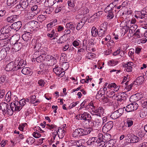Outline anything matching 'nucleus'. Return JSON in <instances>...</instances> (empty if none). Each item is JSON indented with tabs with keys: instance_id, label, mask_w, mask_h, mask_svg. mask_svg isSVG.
<instances>
[{
	"instance_id": "1",
	"label": "nucleus",
	"mask_w": 147,
	"mask_h": 147,
	"mask_svg": "<svg viewBox=\"0 0 147 147\" xmlns=\"http://www.w3.org/2000/svg\"><path fill=\"white\" fill-rule=\"evenodd\" d=\"M0 107L3 115L7 113L10 115H12L13 112L10 111L9 106L8 104L5 102H2L0 104Z\"/></svg>"
},
{
	"instance_id": "2",
	"label": "nucleus",
	"mask_w": 147,
	"mask_h": 147,
	"mask_svg": "<svg viewBox=\"0 0 147 147\" xmlns=\"http://www.w3.org/2000/svg\"><path fill=\"white\" fill-rule=\"evenodd\" d=\"M13 39L14 41H15V43H13V48L16 52L20 50L23 46L21 43L18 42L19 39V36H16V37H14Z\"/></svg>"
},
{
	"instance_id": "3",
	"label": "nucleus",
	"mask_w": 147,
	"mask_h": 147,
	"mask_svg": "<svg viewBox=\"0 0 147 147\" xmlns=\"http://www.w3.org/2000/svg\"><path fill=\"white\" fill-rule=\"evenodd\" d=\"M138 107V105L137 103H132L128 105L126 107H124L123 110L125 109L127 112H129L136 110Z\"/></svg>"
},
{
	"instance_id": "4",
	"label": "nucleus",
	"mask_w": 147,
	"mask_h": 147,
	"mask_svg": "<svg viewBox=\"0 0 147 147\" xmlns=\"http://www.w3.org/2000/svg\"><path fill=\"white\" fill-rule=\"evenodd\" d=\"M18 67L16 66L15 64L14 65L13 62H11L6 65L5 69L7 71H16L18 70Z\"/></svg>"
},
{
	"instance_id": "5",
	"label": "nucleus",
	"mask_w": 147,
	"mask_h": 147,
	"mask_svg": "<svg viewBox=\"0 0 147 147\" xmlns=\"http://www.w3.org/2000/svg\"><path fill=\"white\" fill-rule=\"evenodd\" d=\"M78 117L80 118V119L83 120L85 121H88V122L91 121V117L90 115L87 112H84L83 114L79 115Z\"/></svg>"
},
{
	"instance_id": "6",
	"label": "nucleus",
	"mask_w": 147,
	"mask_h": 147,
	"mask_svg": "<svg viewBox=\"0 0 147 147\" xmlns=\"http://www.w3.org/2000/svg\"><path fill=\"white\" fill-rule=\"evenodd\" d=\"M122 109H119L111 113L110 117L113 119H116L119 118L122 115Z\"/></svg>"
},
{
	"instance_id": "7",
	"label": "nucleus",
	"mask_w": 147,
	"mask_h": 147,
	"mask_svg": "<svg viewBox=\"0 0 147 147\" xmlns=\"http://www.w3.org/2000/svg\"><path fill=\"white\" fill-rule=\"evenodd\" d=\"M116 97V99L117 101H122L123 100H124L127 99V95L125 93L120 92Z\"/></svg>"
},
{
	"instance_id": "8",
	"label": "nucleus",
	"mask_w": 147,
	"mask_h": 147,
	"mask_svg": "<svg viewBox=\"0 0 147 147\" xmlns=\"http://www.w3.org/2000/svg\"><path fill=\"white\" fill-rule=\"evenodd\" d=\"M32 36V34L30 33V32L25 33L22 35V38L24 41L26 42V44L27 45L30 43Z\"/></svg>"
},
{
	"instance_id": "9",
	"label": "nucleus",
	"mask_w": 147,
	"mask_h": 147,
	"mask_svg": "<svg viewBox=\"0 0 147 147\" xmlns=\"http://www.w3.org/2000/svg\"><path fill=\"white\" fill-rule=\"evenodd\" d=\"M92 111L95 113V115L97 116L101 117L104 113V110L103 108L99 107L98 108H92Z\"/></svg>"
},
{
	"instance_id": "10",
	"label": "nucleus",
	"mask_w": 147,
	"mask_h": 147,
	"mask_svg": "<svg viewBox=\"0 0 147 147\" xmlns=\"http://www.w3.org/2000/svg\"><path fill=\"white\" fill-rule=\"evenodd\" d=\"M113 122L112 121H109L106 123L102 128L103 131L108 132L113 127Z\"/></svg>"
},
{
	"instance_id": "11",
	"label": "nucleus",
	"mask_w": 147,
	"mask_h": 147,
	"mask_svg": "<svg viewBox=\"0 0 147 147\" xmlns=\"http://www.w3.org/2000/svg\"><path fill=\"white\" fill-rule=\"evenodd\" d=\"M38 52H36L33 55V59H36V61L39 63L42 62L45 60V55H40L39 56L36 57V55H37V54L38 53Z\"/></svg>"
},
{
	"instance_id": "12",
	"label": "nucleus",
	"mask_w": 147,
	"mask_h": 147,
	"mask_svg": "<svg viewBox=\"0 0 147 147\" xmlns=\"http://www.w3.org/2000/svg\"><path fill=\"white\" fill-rule=\"evenodd\" d=\"M22 23L21 21H18L15 22L11 25L10 26V28L14 30L17 31L21 28Z\"/></svg>"
},
{
	"instance_id": "13",
	"label": "nucleus",
	"mask_w": 147,
	"mask_h": 147,
	"mask_svg": "<svg viewBox=\"0 0 147 147\" xmlns=\"http://www.w3.org/2000/svg\"><path fill=\"white\" fill-rule=\"evenodd\" d=\"M78 129L79 132V136H82L87 135L88 134H90L91 132V131L88 128L83 129L81 128H78Z\"/></svg>"
},
{
	"instance_id": "14",
	"label": "nucleus",
	"mask_w": 147,
	"mask_h": 147,
	"mask_svg": "<svg viewBox=\"0 0 147 147\" xmlns=\"http://www.w3.org/2000/svg\"><path fill=\"white\" fill-rule=\"evenodd\" d=\"M143 95L142 93H137L131 96L130 98V100L134 99V101H138L143 98Z\"/></svg>"
},
{
	"instance_id": "15",
	"label": "nucleus",
	"mask_w": 147,
	"mask_h": 147,
	"mask_svg": "<svg viewBox=\"0 0 147 147\" xmlns=\"http://www.w3.org/2000/svg\"><path fill=\"white\" fill-rule=\"evenodd\" d=\"M87 18L85 17L82 18L79 22L76 27V29L78 30H80L84 26L87 21Z\"/></svg>"
},
{
	"instance_id": "16",
	"label": "nucleus",
	"mask_w": 147,
	"mask_h": 147,
	"mask_svg": "<svg viewBox=\"0 0 147 147\" xmlns=\"http://www.w3.org/2000/svg\"><path fill=\"white\" fill-rule=\"evenodd\" d=\"M10 27L8 25H6L3 27L1 30L0 31L1 33H3L6 35H7L9 36V33L10 31Z\"/></svg>"
},
{
	"instance_id": "17",
	"label": "nucleus",
	"mask_w": 147,
	"mask_h": 147,
	"mask_svg": "<svg viewBox=\"0 0 147 147\" xmlns=\"http://www.w3.org/2000/svg\"><path fill=\"white\" fill-rule=\"evenodd\" d=\"M88 48L91 49L92 51H95V49L93 48L95 45V42L94 40L93 39H90L88 40Z\"/></svg>"
},
{
	"instance_id": "18",
	"label": "nucleus",
	"mask_w": 147,
	"mask_h": 147,
	"mask_svg": "<svg viewBox=\"0 0 147 147\" xmlns=\"http://www.w3.org/2000/svg\"><path fill=\"white\" fill-rule=\"evenodd\" d=\"M18 16L16 15H14L8 17L7 19V21L8 22L13 23L15 21H17Z\"/></svg>"
},
{
	"instance_id": "19",
	"label": "nucleus",
	"mask_w": 147,
	"mask_h": 147,
	"mask_svg": "<svg viewBox=\"0 0 147 147\" xmlns=\"http://www.w3.org/2000/svg\"><path fill=\"white\" fill-rule=\"evenodd\" d=\"M96 139V138L94 137L90 138L87 142V144L92 146L95 144L96 143H97V141H97Z\"/></svg>"
},
{
	"instance_id": "20",
	"label": "nucleus",
	"mask_w": 147,
	"mask_h": 147,
	"mask_svg": "<svg viewBox=\"0 0 147 147\" xmlns=\"http://www.w3.org/2000/svg\"><path fill=\"white\" fill-rule=\"evenodd\" d=\"M11 38L9 36L5 39L0 41V44L1 47L7 45L9 42Z\"/></svg>"
},
{
	"instance_id": "21",
	"label": "nucleus",
	"mask_w": 147,
	"mask_h": 147,
	"mask_svg": "<svg viewBox=\"0 0 147 147\" xmlns=\"http://www.w3.org/2000/svg\"><path fill=\"white\" fill-rule=\"evenodd\" d=\"M63 70V68L58 67V65H56L55 67L53 69V71L57 75L60 74V72Z\"/></svg>"
},
{
	"instance_id": "22",
	"label": "nucleus",
	"mask_w": 147,
	"mask_h": 147,
	"mask_svg": "<svg viewBox=\"0 0 147 147\" xmlns=\"http://www.w3.org/2000/svg\"><path fill=\"white\" fill-rule=\"evenodd\" d=\"M144 80V78L143 76H141L137 78L134 82H136V84L139 85L142 84Z\"/></svg>"
},
{
	"instance_id": "23",
	"label": "nucleus",
	"mask_w": 147,
	"mask_h": 147,
	"mask_svg": "<svg viewBox=\"0 0 147 147\" xmlns=\"http://www.w3.org/2000/svg\"><path fill=\"white\" fill-rule=\"evenodd\" d=\"M7 54L5 50L2 49L0 51V61L5 58Z\"/></svg>"
},
{
	"instance_id": "24",
	"label": "nucleus",
	"mask_w": 147,
	"mask_h": 147,
	"mask_svg": "<svg viewBox=\"0 0 147 147\" xmlns=\"http://www.w3.org/2000/svg\"><path fill=\"white\" fill-rule=\"evenodd\" d=\"M30 26L34 29L38 28L39 24L38 22L36 21H33L29 22Z\"/></svg>"
},
{
	"instance_id": "25",
	"label": "nucleus",
	"mask_w": 147,
	"mask_h": 147,
	"mask_svg": "<svg viewBox=\"0 0 147 147\" xmlns=\"http://www.w3.org/2000/svg\"><path fill=\"white\" fill-rule=\"evenodd\" d=\"M133 63L131 62H128L125 65V70L127 72H130L132 71L131 66L133 65Z\"/></svg>"
},
{
	"instance_id": "26",
	"label": "nucleus",
	"mask_w": 147,
	"mask_h": 147,
	"mask_svg": "<svg viewBox=\"0 0 147 147\" xmlns=\"http://www.w3.org/2000/svg\"><path fill=\"white\" fill-rule=\"evenodd\" d=\"M20 3L22 6V8L23 9H26L28 5V0H21Z\"/></svg>"
},
{
	"instance_id": "27",
	"label": "nucleus",
	"mask_w": 147,
	"mask_h": 147,
	"mask_svg": "<svg viewBox=\"0 0 147 147\" xmlns=\"http://www.w3.org/2000/svg\"><path fill=\"white\" fill-rule=\"evenodd\" d=\"M140 116L142 118L145 117L147 116V108L142 109L140 113Z\"/></svg>"
},
{
	"instance_id": "28",
	"label": "nucleus",
	"mask_w": 147,
	"mask_h": 147,
	"mask_svg": "<svg viewBox=\"0 0 147 147\" xmlns=\"http://www.w3.org/2000/svg\"><path fill=\"white\" fill-rule=\"evenodd\" d=\"M113 3H111L109 5L107 6L106 7L105 9L106 10V12H109V11L110 10H111V9H113V11L114 10L115 11V7H117V6L115 5L113 6Z\"/></svg>"
},
{
	"instance_id": "29",
	"label": "nucleus",
	"mask_w": 147,
	"mask_h": 147,
	"mask_svg": "<svg viewBox=\"0 0 147 147\" xmlns=\"http://www.w3.org/2000/svg\"><path fill=\"white\" fill-rule=\"evenodd\" d=\"M21 72L25 75L30 74L31 73L30 69L27 67L23 68L21 71Z\"/></svg>"
},
{
	"instance_id": "30",
	"label": "nucleus",
	"mask_w": 147,
	"mask_h": 147,
	"mask_svg": "<svg viewBox=\"0 0 147 147\" xmlns=\"http://www.w3.org/2000/svg\"><path fill=\"white\" fill-rule=\"evenodd\" d=\"M131 138L130 140L132 143H137L140 141V138L137 136L133 135Z\"/></svg>"
},
{
	"instance_id": "31",
	"label": "nucleus",
	"mask_w": 147,
	"mask_h": 147,
	"mask_svg": "<svg viewBox=\"0 0 147 147\" xmlns=\"http://www.w3.org/2000/svg\"><path fill=\"white\" fill-rule=\"evenodd\" d=\"M91 32L92 35L93 36H96L97 35H98V30L94 26H93L91 30Z\"/></svg>"
},
{
	"instance_id": "32",
	"label": "nucleus",
	"mask_w": 147,
	"mask_h": 147,
	"mask_svg": "<svg viewBox=\"0 0 147 147\" xmlns=\"http://www.w3.org/2000/svg\"><path fill=\"white\" fill-rule=\"evenodd\" d=\"M111 137L110 134H105L103 136V138L101 140L106 143L111 140L110 139Z\"/></svg>"
},
{
	"instance_id": "33",
	"label": "nucleus",
	"mask_w": 147,
	"mask_h": 147,
	"mask_svg": "<svg viewBox=\"0 0 147 147\" xmlns=\"http://www.w3.org/2000/svg\"><path fill=\"white\" fill-rule=\"evenodd\" d=\"M116 141L115 140L112 139L106 143V147H113Z\"/></svg>"
},
{
	"instance_id": "34",
	"label": "nucleus",
	"mask_w": 147,
	"mask_h": 147,
	"mask_svg": "<svg viewBox=\"0 0 147 147\" xmlns=\"http://www.w3.org/2000/svg\"><path fill=\"white\" fill-rule=\"evenodd\" d=\"M107 22H105L101 24L99 28V30L103 31L107 30Z\"/></svg>"
},
{
	"instance_id": "35",
	"label": "nucleus",
	"mask_w": 147,
	"mask_h": 147,
	"mask_svg": "<svg viewBox=\"0 0 147 147\" xmlns=\"http://www.w3.org/2000/svg\"><path fill=\"white\" fill-rule=\"evenodd\" d=\"M57 24V19H55L52 21L50 23L48 24L47 25V27L48 28L52 27L54 26Z\"/></svg>"
},
{
	"instance_id": "36",
	"label": "nucleus",
	"mask_w": 147,
	"mask_h": 147,
	"mask_svg": "<svg viewBox=\"0 0 147 147\" xmlns=\"http://www.w3.org/2000/svg\"><path fill=\"white\" fill-rule=\"evenodd\" d=\"M18 0H7V4L8 6H13L18 2Z\"/></svg>"
},
{
	"instance_id": "37",
	"label": "nucleus",
	"mask_w": 147,
	"mask_h": 147,
	"mask_svg": "<svg viewBox=\"0 0 147 147\" xmlns=\"http://www.w3.org/2000/svg\"><path fill=\"white\" fill-rule=\"evenodd\" d=\"M109 11V12H108V13L107 16L110 19H113L114 16V13L115 11L114 10L113 11V9Z\"/></svg>"
},
{
	"instance_id": "38",
	"label": "nucleus",
	"mask_w": 147,
	"mask_h": 147,
	"mask_svg": "<svg viewBox=\"0 0 147 147\" xmlns=\"http://www.w3.org/2000/svg\"><path fill=\"white\" fill-rule=\"evenodd\" d=\"M75 0H68L67 4L69 7L71 8H73L75 6Z\"/></svg>"
},
{
	"instance_id": "39",
	"label": "nucleus",
	"mask_w": 147,
	"mask_h": 147,
	"mask_svg": "<svg viewBox=\"0 0 147 147\" xmlns=\"http://www.w3.org/2000/svg\"><path fill=\"white\" fill-rule=\"evenodd\" d=\"M16 102H12L10 104L9 106H10V107L9 109L10 110V111H12V115L13 114V112L15 111L14 109L16 107Z\"/></svg>"
},
{
	"instance_id": "40",
	"label": "nucleus",
	"mask_w": 147,
	"mask_h": 147,
	"mask_svg": "<svg viewBox=\"0 0 147 147\" xmlns=\"http://www.w3.org/2000/svg\"><path fill=\"white\" fill-rule=\"evenodd\" d=\"M96 141H97V143L98 144L97 146L98 147H106V142L102 140L99 141L97 140Z\"/></svg>"
},
{
	"instance_id": "41",
	"label": "nucleus",
	"mask_w": 147,
	"mask_h": 147,
	"mask_svg": "<svg viewBox=\"0 0 147 147\" xmlns=\"http://www.w3.org/2000/svg\"><path fill=\"white\" fill-rule=\"evenodd\" d=\"M66 26L67 28L69 29L74 30L75 28L74 25L72 23L70 22L67 23Z\"/></svg>"
},
{
	"instance_id": "42",
	"label": "nucleus",
	"mask_w": 147,
	"mask_h": 147,
	"mask_svg": "<svg viewBox=\"0 0 147 147\" xmlns=\"http://www.w3.org/2000/svg\"><path fill=\"white\" fill-rule=\"evenodd\" d=\"M11 95V91H9L6 94L5 96V99L7 102H9L10 101Z\"/></svg>"
},
{
	"instance_id": "43",
	"label": "nucleus",
	"mask_w": 147,
	"mask_h": 147,
	"mask_svg": "<svg viewBox=\"0 0 147 147\" xmlns=\"http://www.w3.org/2000/svg\"><path fill=\"white\" fill-rule=\"evenodd\" d=\"M35 141V139L32 137H30L26 140V142L29 144H32Z\"/></svg>"
},
{
	"instance_id": "44",
	"label": "nucleus",
	"mask_w": 147,
	"mask_h": 147,
	"mask_svg": "<svg viewBox=\"0 0 147 147\" xmlns=\"http://www.w3.org/2000/svg\"><path fill=\"white\" fill-rule=\"evenodd\" d=\"M145 133L144 131H140L138 133V136L140 138V140H142V139L144 136Z\"/></svg>"
},
{
	"instance_id": "45",
	"label": "nucleus",
	"mask_w": 147,
	"mask_h": 147,
	"mask_svg": "<svg viewBox=\"0 0 147 147\" xmlns=\"http://www.w3.org/2000/svg\"><path fill=\"white\" fill-rule=\"evenodd\" d=\"M56 2L55 0H48L47 2H45L46 4L48 3V6L51 7L53 6Z\"/></svg>"
},
{
	"instance_id": "46",
	"label": "nucleus",
	"mask_w": 147,
	"mask_h": 147,
	"mask_svg": "<svg viewBox=\"0 0 147 147\" xmlns=\"http://www.w3.org/2000/svg\"><path fill=\"white\" fill-rule=\"evenodd\" d=\"M137 27L138 26L136 25H134L130 27L129 30V33H132L134 32L135 31Z\"/></svg>"
},
{
	"instance_id": "47",
	"label": "nucleus",
	"mask_w": 147,
	"mask_h": 147,
	"mask_svg": "<svg viewBox=\"0 0 147 147\" xmlns=\"http://www.w3.org/2000/svg\"><path fill=\"white\" fill-rule=\"evenodd\" d=\"M107 30L103 31L102 30H99L98 31V35L99 37H102L105 36L106 34Z\"/></svg>"
},
{
	"instance_id": "48",
	"label": "nucleus",
	"mask_w": 147,
	"mask_h": 147,
	"mask_svg": "<svg viewBox=\"0 0 147 147\" xmlns=\"http://www.w3.org/2000/svg\"><path fill=\"white\" fill-rule=\"evenodd\" d=\"M87 101L86 100H84L80 105V107L79 108L80 109L82 108L85 107L86 109L88 106L87 104H86Z\"/></svg>"
},
{
	"instance_id": "49",
	"label": "nucleus",
	"mask_w": 147,
	"mask_h": 147,
	"mask_svg": "<svg viewBox=\"0 0 147 147\" xmlns=\"http://www.w3.org/2000/svg\"><path fill=\"white\" fill-rule=\"evenodd\" d=\"M142 106L144 109L147 108V99L146 98L141 102Z\"/></svg>"
},
{
	"instance_id": "50",
	"label": "nucleus",
	"mask_w": 147,
	"mask_h": 147,
	"mask_svg": "<svg viewBox=\"0 0 147 147\" xmlns=\"http://www.w3.org/2000/svg\"><path fill=\"white\" fill-rule=\"evenodd\" d=\"M72 136L74 138H76L79 136V132L78 129H76L72 134Z\"/></svg>"
},
{
	"instance_id": "51",
	"label": "nucleus",
	"mask_w": 147,
	"mask_h": 147,
	"mask_svg": "<svg viewBox=\"0 0 147 147\" xmlns=\"http://www.w3.org/2000/svg\"><path fill=\"white\" fill-rule=\"evenodd\" d=\"M24 61L23 60H21V58H20V60L19 61V63H18V65H16V66H18V69L21 68H22L23 65L24 64Z\"/></svg>"
},
{
	"instance_id": "52",
	"label": "nucleus",
	"mask_w": 147,
	"mask_h": 147,
	"mask_svg": "<svg viewBox=\"0 0 147 147\" xmlns=\"http://www.w3.org/2000/svg\"><path fill=\"white\" fill-rule=\"evenodd\" d=\"M105 94H102L101 91L100 90L98 92V93L96 95V99H98L100 98L101 97H102V96L104 95Z\"/></svg>"
},
{
	"instance_id": "53",
	"label": "nucleus",
	"mask_w": 147,
	"mask_h": 147,
	"mask_svg": "<svg viewBox=\"0 0 147 147\" xmlns=\"http://www.w3.org/2000/svg\"><path fill=\"white\" fill-rule=\"evenodd\" d=\"M30 100V103H33V102L35 101L36 99V97L35 95H32L29 97Z\"/></svg>"
},
{
	"instance_id": "54",
	"label": "nucleus",
	"mask_w": 147,
	"mask_h": 147,
	"mask_svg": "<svg viewBox=\"0 0 147 147\" xmlns=\"http://www.w3.org/2000/svg\"><path fill=\"white\" fill-rule=\"evenodd\" d=\"M70 143L71 144V146H78L79 145V142L77 140H71L70 141Z\"/></svg>"
},
{
	"instance_id": "55",
	"label": "nucleus",
	"mask_w": 147,
	"mask_h": 147,
	"mask_svg": "<svg viewBox=\"0 0 147 147\" xmlns=\"http://www.w3.org/2000/svg\"><path fill=\"white\" fill-rule=\"evenodd\" d=\"M19 104L22 106H24L26 104L25 102V99L23 98L20 101Z\"/></svg>"
},
{
	"instance_id": "56",
	"label": "nucleus",
	"mask_w": 147,
	"mask_h": 147,
	"mask_svg": "<svg viewBox=\"0 0 147 147\" xmlns=\"http://www.w3.org/2000/svg\"><path fill=\"white\" fill-rule=\"evenodd\" d=\"M32 135L33 137L36 138H38L40 137L41 136L39 133L36 132H33Z\"/></svg>"
},
{
	"instance_id": "57",
	"label": "nucleus",
	"mask_w": 147,
	"mask_h": 147,
	"mask_svg": "<svg viewBox=\"0 0 147 147\" xmlns=\"http://www.w3.org/2000/svg\"><path fill=\"white\" fill-rule=\"evenodd\" d=\"M8 37L7 35H6L4 34H3L2 33H1L0 34V41L5 39V38H7Z\"/></svg>"
},
{
	"instance_id": "58",
	"label": "nucleus",
	"mask_w": 147,
	"mask_h": 147,
	"mask_svg": "<svg viewBox=\"0 0 147 147\" xmlns=\"http://www.w3.org/2000/svg\"><path fill=\"white\" fill-rule=\"evenodd\" d=\"M140 32L139 29H138L136 30V32L133 35L136 36L137 38H139L140 37Z\"/></svg>"
},
{
	"instance_id": "59",
	"label": "nucleus",
	"mask_w": 147,
	"mask_h": 147,
	"mask_svg": "<svg viewBox=\"0 0 147 147\" xmlns=\"http://www.w3.org/2000/svg\"><path fill=\"white\" fill-rule=\"evenodd\" d=\"M127 124L128 127H130L133 125V122L132 120H127Z\"/></svg>"
},
{
	"instance_id": "60",
	"label": "nucleus",
	"mask_w": 147,
	"mask_h": 147,
	"mask_svg": "<svg viewBox=\"0 0 147 147\" xmlns=\"http://www.w3.org/2000/svg\"><path fill=\"white\" fill-rule=\"evenodd\" d=\"M20 60V58L18 57L16 58L14 61H12L13 63H14V65H18V63L19 61Z\"/></svg>"
},
{
	"instance_id": "61",
	"label": "nucleus",
	"mask_w": 147,
	"mask_h": 147,
	"mask_svg": "<svg viewBox=\"0 0 147 147\" xmlns=\"http://www.w3.org/2000/svg\"><path fill=\"white\" fill-rule=\"evenodd\" d=\"M47 126L46 127V128H48V129H50V130H52L56 126L55 125H49V124H47Z\"/></svg>"
},
{
	"instance_id": "62",
	"label": "nucleus",
	"mask_w": 147,
	"mask_h": 147,
	"mask_svg": "<svg viewBox=\"0 0 147 147\" xmlns=\"http://www.w3.org/2000/svg\"><path fill=\"white\" fill-rule=\"evenodd\" d=\"M5 90L4 89L0 90V98L3 97L5 95Z\"/></svg>"
},
{
	"instance_id": "63",
	"label": "nucleus",
	"mask_w": 147,
	"mask_h": 147,
	"mask_svg": "<svg viewBox=\"0 0 147 147\" xmlns=\"http://www.w3.org/2000/svg\"><path fill=\"white\" fill-rule=\"evenodd\" d=\"M38 83L40 86H43L45 84V82L43 80L41 79L38 81Z\"/></svg>"
},
{
	"instance_id": "64",
	"label": "nucleus",
	"mask_w": 147,
	"mask_h": 147,
	"mask_svg": "<svg viewBox=\"0 0 147 147\" xmlns=\"http://www.w3.org/2000/svg\"><path fill=\"white\" fill-rule=\"evenodd\" d=\"M141 14L142 15L147 16V11L144 8L141 11Z\"/></svg>"
}]
</instances>
